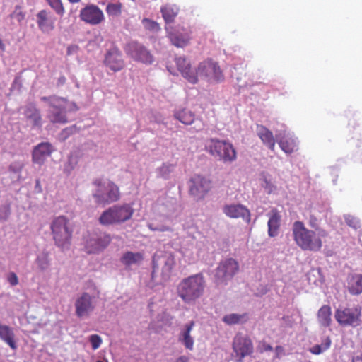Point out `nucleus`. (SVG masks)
Returning <instances> with one entry per match:
<instances>
[{"label":"nucleus","mask_w":362,"mask_h":362,"mask_svg":"<svg viewBox=\"0 0 362 362\" xmlns=\"http://www.w3.org/2000/svg\"><path fill=\"white\" fill-rule=\"evenodd\" d=\"M292 234L296 245L305 251H320L322 247V238L327 235V232L320 229L318 232L308 229L302 221H296L292 227Z\"/></svg>","instance_id":"f257e3e1"},{"label":"nucleus","mask_w":362,"mask_h":362,"mask_svg":"<svg viewBox=\"0 0 362 362\" xmlns=\"http://www.w3.org/2000/svg\"><path fill=\"white\" fill-rule=\"evenodd\" d=\"M206 281L202 273L182 279L177 286V296L186 304H194L205 291Z\"/></svg>","instance_id":"f03ea898"},{"label":"nucleus","mask_w":362,"mask_h":362,"mask_svg":"<svg viewBox=\"0 0 362 362\" xmlns=\"http://www.w3.org/2000/svg\"><path fill=\"white\" fill-rule=\"evenodd\" d=\"M50 230L57 247L64 248L70 245L74 226L66 216L61 215L54 217L50 223Z\"/></svg>","instance_id":"7ed1b4c3"},{"label":"nucleus","mask_w":362,"mask_h":362,"mask_svg":"<svg viewBox=\"0 0 362 362\" xmlns=\"http://www.w3.org/2000/svg\"><path fill=\"white\" fill-rule=\"evenodd\" d=\"M93 185L95 187L93 192V197L96 204L105 205L120 199L119 188L112 181L96 178L93 180Z\"/></svg>","instance_id":"20e7f679"},{"label":"nucleus","mask_w":362,"mask_h":362,"mask_svg":"<svg viewBox=\"0 0 362 362\" xmlns=\"http://www.w3.org/2000/svg\"><path fill=\"white\" fill-rule=\"evenodd\" d=\"M205 150L215 158L224 163H231L237 158V153L233 144L225 140L209 139L206 141Z\"/></svg>","instance_id":"39448f33"},{"label":"nucleus","mask_w":362,"mask_h":362,"mask_svg":"<svg viewBox=\"0 0 362 362\" xmlns=\"http://www.w3.org/2000/svg\"><path fill=\"white\" fill-rule=\"evenodd\" d=\"M133 214L134 209L129 204H116L104 211L98 221L103 226L120 224L129 220Z\"/></svg>","instance_id":"423d86ee"},{"label":"nucleus","mask_w":362,"mask_h":362,"mask_svg":"<svg viewBox=\"0 0 362 362\" xmlns=\"http://www.w3.org/2000/svg\"><path fill=\"white\" fill-rule=\"evenodd\" d=\"M194 74H197V76L204 78L211 83L221 82L224 79V76L218 64L211 59L200 62Z\"/></svg>","instance_id":"0eeeda50"},{"label":"nucleus","mask_w":362,"mask_h":362,"mask_svg":"<svg viewBox=\"0 0 362 362\" xmlns=\"http://www.w3.org/2000/svg\"><path fill=\"white\" fill-rule=\"evenodd\" d=\"M239 271L238 262L233 258L227 259L220 263L215 275L217 285H226Z\"/></svg>","instance_id":"6e6552de"},{"label":"nucleus","mask_w":362,"mask_h":362,"mask_svg":"<svg viewBox=\"0 0 362 362\" xmlns=\"http://www.w3.org/2000/svg\"><path fill=\"white\" fill-rule=\"evenodd\" d=\"M361 311L357 307L344 308L337 309L334 317L341 326L356 327L361 321Z\"/></svg>","instance_id":"1a4fd4ad"},{"label":"nucleus","mask_w":362,"mask_h":362,"mask_svg":"<svg viewBox=\"0 0 362 362\" xmlns=\"http://www.w3.org/2000/svg\"><path fill=\"white\" fill-rule=\"evenodd\" d=\"M189 182V193L196 201L202 200L212 187L211 181L199 175L193 176Z\"/></svg>","instance_id":"9d476101"},{"label":"nucleus","mask_w":362,"mask_h":362,"mask_svg":"<svg viewBox=\"0 0 362 362\" xmlns=\"http://www.w3.org/2000/svg\"><path fill=\"white\" fill-rule=\"evenodd\" d=\"M232 347L238 362H242L246 356H250L254 351L251 339L242 333H238L233 340Z\"/></svg>","instance_id":"9b49d317"},{"label":"nucleus","mask_w":362,"mask_h":362,"mask_svg":"<svg viewBox=\"0 0 362 362\" xmlns=\"http://www.w3.org/2000/svg\"><path fill=\"white\" fill-rule=\"evenodd\" d=\"M152 262V275L160 267L162 274L163 276H169L175 264L174 255L168 252H156L153 257Z\"/></svg>","instance_id":"f8f14e48"},{"label":"nucleus","mask_w":362,"mask_h":362,"mask_svg":"<svg viewBox=\"0 0 362 362\" xmlns=\"http://www.w3.org/2000/svg\"><path fill=\"white\" fill-rule=\"evenodd\" d=\"M74 305L75 313L78 317H88L95 310V297L87 292H83L77 297Z\"/></svg>","instance_id":"ddd939ff"},{"label":"nucleus","mask_w":362,"mask_h":362,"mask_svg":"<svg viewBox=\"0 0 362 362\" xmlns=\"http://www.w3.org/2000/svg\"><path fill=\"white\" fill-rule=\"evenodd\" d=\"M111 240V236L108 234H92L86 240L85 251L88 254L98 253L107 247Z\"/></svg>","instance_id":"4468645a"},{"label":"nucleus","mask_w":362,"mask_h":362,"mask_svg":"<svg viewBox=\"0 0 362 362\" xmlns=\"http://www.w3.org/2000/svg\"><path fill=\"white\" fill-rule=\"evenodd\" d=\"M174 117L185 125H191L196 123L193 129L196 132L202 131L204 128V123L201 118H196L195 114L187 108H180L174 112Z\"/></svg>","instance_id":"2eb2a0df"},{"label":"nucleus","mask_w":362,"mask_h":362,"mask_svg":"<svg viewBox=\"0 0 362 362\" xmlns=\"http://www.w3.org/2000/svg\"><path fill=\"white\" fill-rule=\"evenodd\" d=\"M79 17L81 21L92 25L100 24L105 19L103 11L93 4L87 5L82 8Z\"/></svg>","instance_id":"dca6fc26"},{"label":"nucleus","mask_w":362,"mask_h":362,"mask_svg":"<svg viewBox=\"0 0 362 362\" xmlns=\"http://www.w3.org/2000/svg\"><path fill=\"white\" fill-rule=\"evenodd\" d=\"M127 53L135 61L151 64L153 57L151 52L142 45L137 42L129 43L127 46Z\"/></svg>","instance_id":"f3484780"},{"label":"nucleus","mask_w":362,"mask_h":362,"mask_svg":"<svg viewBox=\"0 0 362 362\" xmlns=\"http://www.w3.org/2000/svg\"><path fill=\"white\" fill-rule=\"evenodd\" d=\"M223 212L226 216L230 218H242L247 223L250 222V211L243 204H226L223 208Z\"/></svg>","instance_id":"a211bd4d"},{"label":"nucleus","mask_w":362,"mask_h":362,"mask_svg":"<svg viewBox=\"0 0 362 362\" xmlns=\"http://www.w3.org/2000/svg\"><path fill=\"white\" fill-rule=\"evenodd\" d=\"M168 30V37L171 43L177 47H184L187 46L191 40V32L187 30L184 28H178L175 29L170 28V30L166 28Z\"/></svg>","instance_id":"6ab92c4d"},{"label":"nucleus","mask_w":362,"mask_h":362,"mask_svg":"<svg viewBox=\"0 0 362 362\" xmlns=\"http://www.w3.org/2000/svg\"><path fill=\"white\" fill-rule=\"evenodd\" d=\"M104 64L114 72L123 69L125 64L121 52L116 48L110 49L105 54Z\"/></svg>","instance_id":"aec40b11"},{"label":"nucleus","mask_w":362,"mask_h":362,"mask_svg":"<svg viewBox=\"0 0 362 362\" xmlns=\"http://www.w3.org/2000/svg\"><path fill=\"white\" fill-rule=\"evenodd\" d=\"M54 151V148L49 142H41L34 147L32 152V161L42 165Z\"/></svg>","instance_id":"412c9836"},{"label":"nucleus","mask_w":362,"mask_h":362,"mask_svg":"<svg viewBox=\"0 0 362 362\" xmlns=\"http://www.w3.org/2000/svg\"><path fill=\"white\" fill-rule=\"evenodd\" d=\"M175 64L182 76L189 83L195 84L198 82L197 74H194L195 71L192 69L191 65L186 58L183 57H177Z\"/></svg>","instance_id":"4be33fe9"},{"label":"nucleus","mask_w":362,"mask_h":362,"mask_svg":"<svg viewBox=\"0 0 362 362\" xmlns=\"http://www.w3.org/2000/svg\"><path fill=\"white\" fill-rule=\"evenodd\" d=\"M37 23L42 33H49L54 28V19L50 12L46 10L40 11L37 16Z\"/></svg>","instance_id":"5701e85b"},{"label":"nucleus","mask_w":362,"mask_h":362,"mask_svg":"<svg viewBox=\"0 0 362 362\" xmlns=\"http://www.w3.org/2000/svg\"><path fill=\"white\" fill-rule=\"evenodd\" d=\"M195 325L194 321L192 320L184 326V328L180 331L178 340L181 342L185 349L188 350H193L194 341L191 336V332Z\"/></svg>","instance_id":"b1692460"},{"label":"nucleus","mask_w":362,"mask_h":362,"mask_svg":"<svg viewBox=\"0 0 362 362\" xmlns=\"http://www.w3.org/2000/svg\"><path fill=\"white\" fill-rule=\"evenodd\" d=\"M66 103L60 102L57 104L58 107H52L54 110L47 115L50 122L66 124L68 122L66 116Z\"/></svg>","instance_id":"393cba45"},{"label":"nucleus","mask_w":362,"mask_h":362,"mask_svg":"<svg viewBox=\"0 0 362 362\" xmlns=\"http://www.w3.org/2000/svg\"><path fill=\"white\" fill-rule=\"evenodd\" d=\"M257 134L262 143L272 151H274L276 141L273 133L263 125H257Z\"/></svg>","instance_id":"a878e982"},{"label":"nucleus","mask_w":362,"mask_h":362,"mask_svg":"<svg viewBox=\"0 0 362 362\" xmlns=\"http://www.w3.org/2000/svg\"><path fill=\"white\" fill-rule=\"evenodd\" d=\"M347 289L351 295L362 293V274H350L347 277Z\"/></svg>","instance_id":"bb28decb"},{"label":"nucleus","mask_w":362,"mask_h":362,"mask_svg":"<svg viewBox=\"0 0 362 362\" xmlns=\"http://www.w3.org/2000/svg\"><path fill=\"white\" fill-rule=\"evenodd\" d=\"M24 115L25 118L33 123V127H42V118L40 111L34 105L27 106L24 110Z\"/></svg>","instance_id":"cd10ccee"},{"label":"nucleus","mask_w":362,"mask_h":362,"mask_svg":"<svg viewBox=\"0 0 362 362\" xmlns=\"http://www.w3.org/2000/svg\"><path fill=\"white\" fill-rule=\"evenodd\" d=\"M281 223V216L276 209H272L268 221V235L275 237L278 235Z\"/></svg>","instance_id":"c85d7f7f"},{"label":"nucleus","mask_w":362,"mask_h":362,"mask_svg":"<svg viewBox=\"0 0 362 362\" xmlns=\"http://www.w3.org/2000/svg\"><path fill=\"white\" fill-rule=\"evenodd\" d=\"M317 320L320 325L322 327H327L332 323V309L328 305H322L318 310Z\"/></svg>","instance_id":"c756f323"},{"label":"nucleus","mask_w":362,"mask_h":362,"mask_svg":"<svg viewBox=\"0 0 362 362\" xmlns=\"http://www.w3.org/2000/svg\"><path fill=\"white\" fill-rule=\"evenodd\" d=\"M144 259L141 252H126L122 256L120 261L127 267L133 264H140Z\"/></svg>","instance_id":"7c9ffc66"},{"label":"nucleus","mask_w":362,"mask_h":362,"mask_svg":"<svg viewBox=\"0 0 362 362\" xmlns=\"http://www.w3.org/2000/svg\"><path fill=\"white\" fill-rule=\"evenodd\" d=\"M160 11L165 23H170L174 21L178 14L179 8L175 5L167 4L161 8Z\"/></svg>","instance_id":"2f4dec72"},{"label":"nucleus","mask_w":362,"mask_h":362,"mask_svg":"<svg viewBox=\"0 0 362 362\" xmlns=\"http://www.w3.org/2000/svg\"><path fill=\"white\" fill-rule=\"evenodd\" d=\"M281 150L286 153H292L297 151L298 144L295 139L291 137H284L279 141Z\"/></svg>","instance_id":"473e14b6"},{"label":"nucleus","mask_w":362,"mask_h":362,"mask_svg":"<svg viewBox=\"0 0 362 362\" xmlns=\"http://www.w3.org/2000/svg\"><path fill=\"white\" fill-rule=\"evenodd\" d=\"M36 264L41 271H45L49 267V258L47 252H42L36 259Z\"/></svg>","instance_id":"72a5a7b5"},{"label":"nucleus","mask_w":362,"mask_h":362,"mask_svg":"<svg viewBox=\"0 0 362 362\" xmlns=\"http://www.w3.org/2000/svg\"><path fill=\"white\" fill-rule=\"evenodd\" d=\"M246 317V314L238 315L235 313H232L229 315H226L223 317V322H224L227 325H235L238 324L242 321L243 319Z\"/></svg>","instance_id":"f704fd0d"},{"label":"nucleus","mask_w":362,"mask_h":362,"mask_svg":"<svg viewBox=\"0 0 362 362\" xmlns=\"http://www.w3.org/2000/svg\"><path fill=\"white\" fill-rule=\"evenodd\" d=\"M40 100L47 103L51 107H58L57 104H59L60 102L67 103L66 99L57 95L42 96Z\"/></svg>","instance_id":"c9c22d12"},{"label":"nucleus","mask_w":362,"mask_h":362,"mask_svg":"<svg viewBox=\"0 0 362 362\" xmlns=\"http://www.w3.org/2000/svg\"><path fill=\"white\" fill-rule=\"evenodd\" d=\"M49 6L55 11V13L63 16L65 13V8L63 6L62 0H46Z\"/></svg>","instance_id":"e433bc0d"},{"label":"nucleus","mask_w":362,"mask_h":362,"mask_svg":"<svg viewBox=\"0 0 362 362\" xmlns=\"http://www.w3.org/2000/svg\"><path fill=\"white\" fill-rule=\"evenodd\" d=\"M331 344V341L329 338H327L325 343H322V344L319 345H315L313 346L310 349V351L315 355L320 354L321 353L324 352L325 351L327 350Z\"/></svg>","instance_id":"4c0bfd02"},{"label":"nucleus","mask_w":362,"mask_h":362,"mask_svg":"<svg viewBox=\"0 0 362 362\" xmlns=\"http://www.w3.org/2000/svg\"><path fill=\"white\" fill-rule=\"evenodd\" d=\"M174 165L170 163H163L158 170L160 177L168 179L170 174L173 172Z\"/></svg>","instance_id":"58836bf2"},{"label":"nucleus","mask_w":362,"mask_h":362,"mask_svg":"<svg viewBox=\"0 0 362 362\" xmlns=\"http://www.w3.org/2000/svg\"><path fill=\"white\" fill-rule=\"evenodd\" d=\"M122 4H108L106 7V12L109 16H119L122 11Z\"/></svg>","instance_id":"ea45409f"},{"label":"nucleus","mask_w":362,"mask_h":362,"mask_svg":"<svg viewBox=\"0 0 362 362\" xmlns=\"http://www.w3.org/2000/svg\"><path fill=\"white\" fill-rule=\"evenodd\" d=\"M24 167V163L22 161H13L11 163L8 168L9 172L16 174L18 179L20 177L21 173Z\"/></svg>","instance_id":"a19ab883"},{"label":"nucleus","mask_w":362,"mask_h":362,"mask_svg":"<svg viewBox=\"0 0 362 362\" xmlns=\"http://www.w3.org/2000/svg\"><path fill=\"white\" fill-rule=\"evenodd\" d=\"M11 18L16 20L18 23H21L25 17V13L23 11L21 6H16L14 11L10 15Z\"/></svg>","instance_id":"79ce46f5"},{"label":"nucleus","mask_w":362,"mask_h":362,"mask_svg":"<svg viewBox=\"0 0 362 362\" xmlns=\"http://www.w3.org/2000/svg\"><path fill=\"white\" fill-rule=\"evenodd\" d=\"M142 23L146 29L150 30L158 31L160 29V25L158 23L151 21L148 18H144Z\"/></svg>","instance_id":"37998d69"},{"label":"nucleus","mask_w":362,"mask_h":362,"mask_svg":"<svg viewBox=\"0 0 362 362\" xmlns=\"http://www.w3.org/2000/svg\"><path fill=\"white\" fill-rule=\"evenodd\" d=\"M89 341L91 344L92 349L93 350L98 349L101 344H102V339L101 337L98 334H92L89 337Z\"/></svg>","instance_id":"c03bdc74"},{"label":"nucleus","mask_w":362,"mask_h":362,"mask_svg":"<svg viewBox=\"0 0 362 362\" xmlns=\"http://www.w3.org/2000/svg\"><path fill=\"white\" fill-rule=\"evenodd\" d=\"M264 184L263 185V187L268 194H272L276 190V186L273 185L271 181L265 178L264 180Z\"/></svg>","instance_id":"a18cd8bd"},{"label":"nucleus","mask_w":362,"mask_h":362,"mask_svg":"<svg viewBox=\"0 0 362 362\" xmlns=\"http://www.w3.org/2000/svg\"><path fill=\"white\" fill-rule=\"evenodd\" d=\"M79 50V47L76 45H71L66 49V54L70 56L76 54Z\"/></svg>","instance_id":"49530a36"},{"label":"nucleus","mask_w":362,"mask_h":362,"mask_svg":"<svg viewBox=\"0 0 362 362\" xmlns=\"http://www.w3.org/2000/svg\"><path fill=\"white\" fill-rule=\"evenodd\" d=\"M8 281L11 286H16L18 284V279L17 275L12 272L9 274L8 277Z\"/></svg>","instance_id":"de8ad7c7"},{"label":"nucleus","mask_w":362,"mask_h":362,"mask_svg":"<svg viewBox=\"0 0 362 362\" xmlns=\"http://www.w3.org/2000/svg\"><path fill=\"white\" fill-rule=\"evenodd\" d=\"M346 222L347 225L354 228H357L358 227V222L354 218L348 217L346 218Z\"/></svg>","instance_id":"09e8293b"},{"label":"nucleus","mask_w":362,"mask_h":362,"mask_svg":"<svg viewBox=\"0 0 362 362\" xmlns=\"http://www.w3.org/2000/svg\"><path fill=\"white\" fill-rule=\"evenodd\" d=\"M309 225L312 228H316L317 226V219L315 216L310 215L309 218Z\"/></svg>","instance_id":"8fccbe9b"},{"label":"nucleus","mask_w":362,"mask_h":362,"mask_svg":"<svg viewBox=\"0 0 362 362\" xmlns=\"http://www.w3.org/2000/svg\"><path fill=\"white\" fill-rule=\"evenodd\" d=\"M275 352H276V358H279L284 354V349L282 346H277L275 348Z\"/></svg>","instance_id":"3c124183"},{"label":"nucleus","mask_w":362,"mask_h":362,"mask_svg":"<svg viewBox=\"0 0 362 362\" xmlns=\"http://www.w3.org/2000/svg\"><path fill=\"white\" fill-rule=\"evenodd\" d=\"M66 82V78L64 76H60L57 81L56 85L57 87L64 86Z\"/></svg>","instance_id":"603ef678"},{"label":"nucleus","mask_w":362,"mask_h":362,"mask_svg":"<svg viewBox=\"0 0 362 362\" xmlns=\"http://www.w3.org/2000/svg\"><path fill=\"white\" fill-rule=\"evenodd\" d=\"M174 362H189V358L186 356H180Z\"/></svg>","instance_id":"864d4df0"},{"label":"nucleus","mask_w":362,"mask_h":362,"mask_svg":"<svg viewBox=\"0 0 362 362\" xmlns=\"http://www.w3.org/2000/svg\"><path fill=\"white\" fill-rule=\"evenodd\" d=\"M273 350V348L271 345L264 343L263 344V351H271Z\"/></svg>","instance_id":"5fc2aeb1"},{"label":"nucleus","mask_w":362,"mask_h":362,"mask_svg":"<svg viewBox=\"0 0 362 362\" xmlns=\"http://www.w3.org/2000/svg\"><path fill=\"white\" fill-rule=\"evenodd\" d=\"M352 362H362V354L352 358Z\"/></svg>","instance_id":"6e6d98bb"},{"label":"nucleus","mask_w":362,"mask_h":362,"mask_svg":"<svg viewBox=\"0 0 362 362\" xmlns=\"http://www.w3.org/2000/svg\"><path fill=\"white\" fill-rule=\"evenodd\" d=\"M0 50H1L2 52H4L5 50V45L1 39H0Z\"/></svg>","instance_id":"4d7b16f0"},{"label":"nucleus","mask_w":362,"mask_h":362,"mask_svg":"<svg viewBox=\"0 0 362 362\" xmlns=\"http://www.w3.org/2000/svg\"><path fill=\"white\" fill-rule=\"evenodd\" d=\"M71 3H78L81 0H69Z\"/></svg>","instance_id":"13d9d810"},{"label":"nucleus","mask_w":362,"mask_h":362,"mask_svg":"<svg viewBox=\"0 0 362 362\" xmlns=\"http://www.w3.org/2000/svg\"><path fill=\"white\" fill-rule=\"evenodd\" d=\"M39 183H40V181L37 180V182H36L37 185H39Z\"/></svg>","instance_id":"bf43d9fd"},{"label":"nucleus","mask_w":362,"mask_h":362,"mask_svg":"<svg viewBox=\"0 0 362 362\" xmlns=\"http://www.w3.org/2000/svg\"><path fill=\"white\" fill-rule=\"evenodd\" d=\"M8 210H7V212H6V216H8Z\"/></svg>","instance_id":"052dcab7"},{"label":"nucleus","mask_w":362,"mask_h":362,"mask_svg":"<svg viewBox=\"0 0 362 362\" xmlns=\"http://www.w3.org/2000/svg\"><path fill=\"white\" fill-rule=\"evenodd\" d=\"M96 362H103V361H100V360H98V361H97Z\"/></svg>","instance_id":"680f3d73"}]
</instances>
